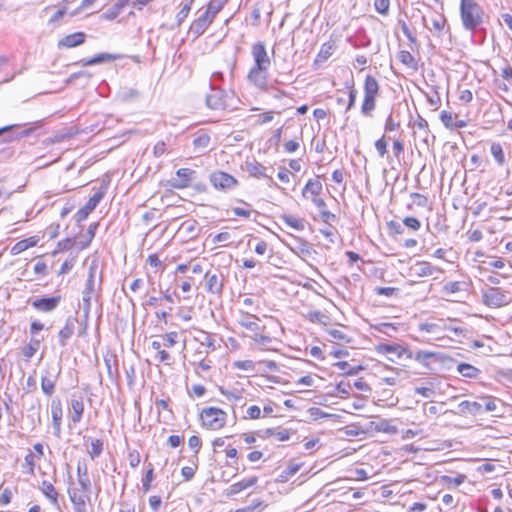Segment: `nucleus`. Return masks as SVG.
Listing matches in <instances>:
<instances>
[{
    "instance_id": "nucleus-59",
    "label": "nucleus",
    "mask_w": 512,
    "mask_h": 512,
    "mask_svg": "<svg viewBox=\"0 0 512 512\" xmlns=\"http://www.w3.org/2000/svg\"><path fill=\"white\" fill-rule=\"evenodd\" d=\"M274 119V111H267L257 116L256 124L264 125Z\"/></svg>"
},
{
    "instance_id": "nucleus-29",
    "label": "nucleus",
    "mask_w": 512,
    "mask_h": 512,
    "mask_svg": "<svg viewBox=\"0 0 512 512\" xmlns=\"http://www.w3.org/2000/svg\"><path fill=\"white\" fill-rule=\"evenodd\" d=\"M481 404L478 401H462L458 404L457 413L460 415L480 416Z\"/></svg>"
},
{
    "instance_id": "nucleus-24",
    "label": "nucleus",
    "mask_w": 512,
    "mask_h": 512,
    "mask_svg": "<svg viewBox=\"0 0 512 512\" xmlns=\"http://www.w3.org/2000/svg\"><path fill=\"white\" fill-rule=\"evenodd\" d=\"M77 319L75 317H68L65 321L64 327L58 333V341L62 347L67 345L68 340L73 336Z\"/></svg>"
},
{
    "instance_id": "nucleus-43",
    "label": "nucleus",
    "mask_w": 512,
    "mask_h": 512,
    "mask_svg": "<svg viewBox=\"0 0 512 512\" xmlns=\"http://www.w3.org/2000/svg\"><path fill=\"white\" fill-rule=\"evenodd\" d=\"M227 0H211L207 6L206 12H209V14L215 16L217 13H219L224 5L226 4Z\"/></svg>"
},
{
    "instance_id": "nucleus-49",
    "label": "nucleus",
    "mask_w": 512,
    "mask_h": 512,
    "mask_svg": "<svg viewBox=\"0 0 512 512\" xmlns=\"http://www.w3.org/2000/svg\"><path fill=\"white\" fill-rule=\"evenodd\" d=\"M376 11L382 15H387L390 7V0H374Z\"/></svg>"
},
{
    "instance_id": "nucleus-44",
    "label": "nucleus",
    "mask_w": 512,
    "mask_h": 512,
    "mask_svg": "<svg viewBox=\"0 0 512 512\" xmlns=\"http://www.w3.org/2000/svg\"><path fill=\"white\" fill-rule=\"evenodd\" d=\"M39 348V341L38 340H31L29 344H27L23 349H22V355L26 358V359H30L34 356V354L36 353V351L38 350Z\"/></svg>"
},
{
    "instance_id": "nucleus-18",
    "label": "nucleus",
    "mask_w": 512,
    "mask_h": 512,
    "mask_svg": "<svg viewBox=\"0 0 512 512\" xmlns=\"http://www.w3.org/2000/svg\"><path fill=\"white\" fill-rule=\"evenodd\" d=\"M211 92L206 96V104L209 108L214 110L225 108L224 91L218 89L214 84L210 83Z\"/></svg>"
},
{
    "instance_id": "nucleus-51",
    "label": "nucleus",
    "mask_w": 512,
    "mask_h": 512,
    "mask_svg": "<svg viewBox=\"0 0 512 512\" xmlns=\"http://www.w3.org/2000/svg\"><path fill=\"white\" fill-rule=\"evenodd\" d=\"M210 137L207 134H201L193 140L196 148L206 149L209 146Z\"/></svg>"
},
{
    "instance_id": "nucleus-36",
    "label": "nucleus",
    "mask_w": 512,
    "mask_h": 512,
    "mask_svg": "<svg viewBox=\"0 0 512 512\" xmlns=\"http://www.w3.org/2000/svg\"><path fill=\"white\" fill-rule=\"evenodd\" d=\"M116 58L117 57L113 54L102 53V54H99L91 59L82 60V64H83V66H92L95 64L102 63L104 61H112V60H115Z\"/></svg>"
},
{
    "instance_id": "nucleus-38",
    "label": "nucleus",
    "mask_w": 512,
    "mask_h": 512,
    "mask_svg": "<svg viewBox=\"0 0 512 512\" xmlns=\"http://www.w3.org/2000/svg\"><path fill=\"white\" fill-rule=\"evenodd\" d=\"M398 59L402 64L406 65L407 67H410L412 69L417 68V62L414 56L409 51H400L398 54Z\"/></svg>"
},
{
    "instance_id": "nucleus-27",
    "label": "nucleus",
    "mask_w": 512,
    "mask_h": 512,
    "mask_svg": "<svg viewBox=\"0 0 512 512\" xmlns=\"http://www.w3.org/2000/svg\"><path fill=\"white\" fill-rule=\"evenodd\" d=\"M86 35L83 32H76L66 35L58 42V47L73 48L85 42Z\"/></svg>"
},
{
    "instance_id": "nucleus-4",
    "label": "nucleus",
    "mask_w": 512,
    "mask_h": 512,
    "mask_svg": "<svg viewBox=\"0 0 512 512\" xmlns=\"http://www.w3.org/2000/svg\"><path fill=\"white\" fill-rule=\"evenodd\" d=\"M98 273V262L92 260L88 268V278L86 280L85 288L82 292V301L84 309L90 310L92 296L96 292V278Z\"/></svg>"
},
{
    "instance_id": "nucleus-5",
    "label": "nucleus",
    "mask_w": 512,
    "mask_h": 512,
    "mask_svg": "<svg viewBox=\"0 0 512 512\" xmlns=\"http://www.w3.org/2000/svg\"><path fill=\"white\" fill-rule=\"evenodd\" d=\"M67 493L75 512H88L87 505L90 502L91 493L84 491L73 484L68 487Z\"/></svg>"
},
{
    "instance_id": "nucleus-14",
    "label": "nucleus",
    "mask_w": 512,
    "mask_h": 512,
    "mask_svg": "<svg viewBox=\"0 0 512 512\" xmlns=\"http://www.w3.org/2000/svg\"><path fill=\"white\" fill-rule=\"evenodd\" d=\"M252 56L254 59V65L252 67L258 68H269L270 58L267 54L265 45L263 42H257L252 46Z\"/></svg>"
},
{
    "instance_id": "nucleus-10",
    "label": "nucleus",
    "mask_w": 512,
    "mask_h": 512,
    "mask_svg": "<svg viewBox=\"0 0 512 512\" xmlns=\"http://www.w3.org/2000/svg\"><path fill=\"white\" fill-rule=\"evenodd\" d=\"M104 195L105 189L101 187L89 198L86 204L77 211L76 221L81 222L85 220L88 217V215L97 207V205L103 199Z\"/></svg>"
},
{
    "instance_id": "nucleus-60",
    "label": "nucleus",
    "mask_w": 512,
    "mask_h": 512,
    "mask_svg": "<svg viewBox=\"0 0 512 512\" xmlns=\"http://www.w3.org/2000/svg\"><path fill=\"white\" fill-rule=\"evenodd\" d=\"M461 290L460 282L454 281V282H448L443 286V292L445 294H454Z\"/></svg>"
},
{
    "instance_id": "nucleus-56",
    "label": "nucleus",
    "mask_w": 512,
    "mask_h": 512,
    "mask_svg": "<svg viewBox=\"0 0 512 512\" xmlns=\"http://www.w3.org/2000/svg\"><path fill=\"white\" fill-rule=\"evenodd\" d=\"M251 338L254 340L255 343L264 347H268L272 342V338L270 336L262 335L259 334L258 332L254 333V335Z\"/></svg>"
},
{
    "instance_id": "nucleus-50",
    "label": "nucleus",
    "mask_w": 512,
    "mask_h": 512,
    "mask_svg": "<svg viewBox=\"0 0 512 512\" xmlns=\"http://www.w3.org/2000/svg\"><path fill=\"white\" fill-rule=\"evenodd\" d=\"M162 339L164 340V346L165 347H173L178 340V333L175 331L168 332L162 336Z\"/></svg>"
},
{
    "instance_id": "nucleus-52",
    "label": "nucleus",
    "mask_w": 512,
    "mask_h": 512,
    "mask_svg": "<svg viewBox=\"0 0 512 512\" xmlns=\"http://www.w3.org/2000/svg\"><path fill=\"white\" fill-rule=\"evenodd\" d=\"M153 471H154V469H153L152 465L149 464V468L146 471L145 477L142 481V488H143L144 492H148L150 490L151 482L153 480Z\"/></svg>"
},
{
    "instance_id": "nucleus-23",
    "label": "nucleus",
    "mask_w": 512,
    "mask_h": 512,
    "mask_svg": "<svg viewBox=\"0 0 512 512\" xmlns=\"http://www.w3.org/2000/svg\"><path fill=\"white\" fill-rule=\"evenodd\" d=\"M60 296L37 298L32 302V306L38 311L51 312L59 305Z\"/></svg>"
},
{
    "instance_id": "nucleus-35",
    "label": "nucleus",
    "mask_w": 512,
    "mask_h": 512,
    "mask_svg": "<svg viewBox=\"0 0 512 512\" xmlns=\"http://www.w3.org/2000/svg\"><path fill=\"white\" fill-rule=\"evenodd\" d=\"M334 366L341 370L344 375H357L361 370H363V367L361 365L351 366L346 361L336 362Z\"/></svg>"
},
{
    "instance_id": "nucleus-17",
    "label": "nucleus",
    "mask_w": 512,
    "mask_h": 512,
    "mask_svg": "<svg viewBox=\"0 0 512 512\" xmlns=\"http://www.w3.org/2000/svg\"><path fill=\"white\" fill-rule=\"evenodd\" d=\"M440 272L441 269L426 261H418L410 267V275L415 277H428Z\"/></svg>"
},
{
    "instance_id": "nucleus-39",
    "label": "nucleus",
    "mask_w": 512,
    "mask_h": 512,
    "mask_svg": "<svg viewBox=\"0 0 512 512\" xmlns=\"http://www.w3.org/2000/svg\"><path fill=\"white\" fill-rule=\"evenodd\" d=\"M334 52V44L330 42L324 43L320 51L317 55V61L324 62L326 61Z\"/></svg>"
},
{
    "instance_id": "nucleus-16",
    "label": "nucleus",
    "mask_w": 512,
    "mask_h": 512,
    "mask_svg": "<svg viewBox=\"0 0 512 512\" xmlns=\"http://www.w3.org/2000/svg\"><path fill=\"white\" fill-rule=\"evenodd\" d=\"M195 171L189 168H180L176 171V176L171 180V186L176 189H183L190 185L195 175Z\"/></svg>"
},
{
    "instance_id": "nucleus-57",
    "label": "nucleus",
    "mask_w": 512,
    "mask_h": 512,
    "mask_svg": "<svg viewBox=\"0 0 512 512\" xmlns=\"http://www.w3.org/2000/svg\"><path fill=\"white\" fill-rule=\"evenodd\" d=\"M440 119L446 128L451 130L453 129L454 117L450 112L445 110L442 111L440 114Z\"/></svg>"
},
{
    "instance_id": "nucleus-9",
    "label": "nucleus",
    "mask_w": 512,
    "mask_h": 512,
    "mask_svg": "<svg viewBox=\"0 0 512 512\" xmlns=\"http://www.w3.org/2000/svg\"><path fill=\"white\" fill-rule=\"evenodd\" d=\"M60 373V368L50 366L41 376V389L44 394L51 396L55 392V385Z\"/></svg>"
},
{
    "instance_id": "nucleus-11",
    "label": "nucleus",
    "mask_w": 512,
    "mask_h": 512,
    "mask_svg": "<svg viewBox=\"0 0 512 512\" xmlns=\"http://www.w3.org/2000/svg\"><path fill=\"white\" fill-rule=\"evenodd\" d=\"M268 69L252 67L247 75L249 83L256 88L267 91L268 90Z\"/></svg>"
},
{
    "instance_id": "nucleus-53",
    "label": "nucleus",
    "mask_w": 512,
    "mask_h": 512,
    "mask_svg": "<svg viewBox=\"0 0 512 512\" xmlns=\"http://www.w3.org/2000/svg\"><path fill=\"white\" fill-rule=\"evenodd\" d=\"M446 24V18L443 15H440L436 19H433L432 21V28L430 30L436 31L439 35L443 31ZM429 29V27H427Z\"/></svg>"
},
{
    "instance_id": "nucleus-12",
    "label": "nucleus",
    "mask_w": 512,
    "mask_h": 512,
    "mask_svg": "<svg viewBox=\"0 0 512 512\" xmlns=\"http://www.w3.org/2000/svg\"><path fill=\"white\" fill-rule=\"evenodd\" d=\"M211 184L219 190H229L237 185V180L223 171H216L210 175Z\"/></svg>"
},
{
    "instance_id": "nucleus-7",
    "label": "nucleus",
    "mask_w": 512,
    "mask_h": 512,
    "mask_svg": "<svg viewBox=\"0 0 512 512\" xmlns=\"http://www.w3.org/2000/svg\"><path fill=\"white\" fill-rule=\"evenodd\" d=\"M482 302L489 307H501L509 303V298L500 288L489 287L482 291Z\"/></svg>"
},
{
    "instance_id": "nucleus-32",
    "label": "nucleus",
    "mask_w": 512,
    "mask_h": 512,
    "mask_svg": "<svg viewBox=\"0 0 512 512\" xmlns=\"http://www.w3.org/2000/svg\"><path fill=\"white\" fill-rule=\"evenodd\" d=\"M446 327V320L439 319L436 322H427V323H420L418 326L419 331L431 333V334H437L443 331V328Z\"/></svg>"
},
{
    "instance_id": "nucleus-64",
    "label": "nucleus",
    "mask_w": 512,
    "mask_h": 512,
    "mask_svg": "<svg viewBox=\"0 0 512 512\" xmlns=\"http://www.w3.org/2000/svg\"><path fill=\"white\" fill-rule=\"evenodd\" d=\"M155 359L160 363L170 364L172 357L167 351L161 349L156 353Z\"/></svg>"
},
{
    "instance_id": "nucleus-46",
    "label": "nucleus",
    "mask_w": 512,
    "mask_h": 512,
    "mask_svg": "<svg viewBox=\"0 0 512 512\" xmlns=\"http://www.w3.org/2000/svg\"><path fill=\"white\" fill-rule=\"evenodd\" d=\"M103 451V442L100 439H95L91 442V450L88 452L92 459L100 456Z\"/></svg>"
},
{
    "instance_id": "nucleus-48",
    "label": "nucleus",
    "mask_w": 512,
    "mask_h": 512,
    "mask_svg": "<svg viewBox=\"0 0 512 512\" xmlns=\"http://www.w3.org/2000/svg\"><path fill=\"white\" fill-rule=\"evenodd\" d=\"M233 367L244 371H254L255 363L252 360H238L233 363Z\"/></svg>"
},
{
    "instance_id": "nucleus-3",
    "label": "nucleus",
    "mask_w": 512,
    "mask_h": 512,
    "mask_svg": "<svg viewBox=\"0 0 512 512\" xmlns=\"http://www.w3.org/2000/svg\"><path fill=\"white\" fill-rule=\"evenodd\" d=\"M200 418L203 426L211 430H219L224 427L227 414L217 407H207L202 409Z\"/></svg>"
},
{
    "instance_id": "nucleus-6",
    "label": "nucleus",
    "mask_w": 512,
    "mask_h": 512,
    "mask_svg": "<svg viewBox=\"0 0 512 512\" xmlns=\"http://www.w3.org/2000/svg\"><path fill=\"white\" fill-rule=\"evenodd\" d=\"M376 351L380 354H391L388 359L392 362H396L402 358L411 360L413 353L405 346L399 344H380L376 347Z\"/></svg>"
},
{
    "instance_id": "nucleus-58",
    "label": "nucleus",
    "mask_w": 512,
    "mask_h": 512,
    "mask_svg": "<svg viewBox=\"0 0 512 512\" xmlns=\"http://www.w3.org/2000/svg\"><path fill=\"white\" fill-rule=\"evenodd\" d=\"M307 318L313 322V323H324V320L327 319V317L321 312V311H310L307 314Z\"/></svg>"
},
{
    "instance_id": "nucleus-42",
    "label": "nucleus",
    "mask_w": 512,
    "mask_h": 512,
    "mask_svg": "<svg viewBox=\"0 0 512 512\" xmlns=\"http://www.w3.org/2000/svg\"><path fill=\"white\" fill-rule=\"evenodd\" d=\"M345 87L349 89V100L348 104L346 106V112L351 110L355 104L356 97H357V90L354 88V81L353 79L345 82Z\"/></svg>"
},
{
    "instance_id": "nucleus-63",
    "label": "nucleus",
    "mask_w": 512,
    "mask_h": 512,
    "mask_svg": "<svg viewBox=\"0 0 512 512\" xmlns=\"http://www.w3.org/2000/svg\"><path fill=\"white\" fill-rule=\"evenodd\" d=\"M35 455L32 452H29L24 460H25V466L27 467V470L30 474H34L35 470Z\"/></svg>"
},
{
    "instance_id": "nucleus-34",
    "label": "nucleus",
    "mask_w": 512,
    "mask_h": 512,
    "mask_svg": "<svg viewBox=\"0 0 512 512\" xmlns=\"http://www.w3.org/2000/svg\"><path fill=\"white\" fill-rule=\"evenodd\" d=\"M457 371L463 376L467 378H477L480 374V370L475 366L468 363H460L457 366Z\"/></svg>"
},
{
    "instance_id": "nucleus-26",
    "label": "nucleus",
    "mask_w": 512,
    "mask_h": 512,
    "mask_svg": "<svg viewBox=\"0 0 512 512\" xmlns=\"http://www.w3.org/2000/svg\"><path fill=\"white\" fill-rule=\"evenodd\" d=\"M259 317L254 314H251L248 311L241 312V318L238 320V323L241 327L246 328L252 332H258L261 328L258 324Z\"/></svg>"
},
{
    "instance_id": "nucleus-54",
    "label": "nucleus",
    "mask_w": 512,
    "mask_h": 512,
    "mask_svg": "<svg viewBox=\"0 0 512 512\" xmlns=\"http://www.w3.org/2000/svg\"><path fill=\"white\" fill-rule=\"evenodd\" d=\"M403 224L412 231H418L421 227L420 221L415 217H405L403 219Z\"/></svg>"
},
{
    "instance_id": "nucleus-55",
    "label": "nucleus",
    "mask_w": 512,
    "mask_h": 512,
    "mask_svg": "<svg viewBox=\"0 0 512 512\" xmlns=\"http://www.w3.org/2000/svg\"><path fill=\"white\" fill-rule=\"evenodd\" d=\"M222 395H224L229 401L242 402L243 397L240 391H226L224 389H220Z\"/></svg>"
},
{
    "instance_id": "nucleus-47",
    "label": "nucleus",
    "mask_w": 512,
    "mask_h": 512,
    "mask_svg": "<svg viewBox=\"0 0 512 512\" xmlns=\"http://www.w3.org/2000/svg\"><path fill=\"white\" fill-rule=\"evenodd\" d=\"M266 433L271 436H275L277 440L279 441H287L290 439V432L287 429H281L279 431H276L274 429H267Z\"/></svg>"
},
{
    "instance_id": "nucleus-25",
    "label": "nucleus",
    "mask_w": 512,
    "mask_h": 512,
    "mask_svg": "<svg viewBox=\"0 0 512 512\" xmlns=\"http://www.w3.org/2000/svg\"><path fill=\"white\" fill-rule=\"evenodd\" d=\"M71 420L74 424L79 423L82 419L84 412L83 397L80 395H73L70 400Z\"/></svg>"
},
{
    "instance_id": "nucleus-15",
    "label": "nucleus",
    "mask_w": 512,
    "mask_h": 512,
    "mask_svg": "<svg viewBox=\"0 0 512 512\" xmlns=\"http://www.w3.org/2000/svg\"><path fill=\"white\" fill-rule=\"evenodd\" d=\"M481 404L480 415L483 413H491L493 416H501L502 402L492 396H484L478 399Z\"/></svg>"
},
{
    "instance_id": "nucleus-40",
    "label": "nucleus",
    "mask_w": 512,
    "mask_h": 512,
    "mask_svg": "<svg viewBox=\"0 0 512 512\" xmlns=\"http://www.w3.org/2000/svg\"><path fill=\"white\" fill-rule=\"evenodd\" d=\"M435 356H436V353H434V352H430V351H426V350H419L416 352L415 355H413L412 359H415L417 362H419L423 366L428 367L429 366L428 360Z\"/></svg>"
},
{
    "instance_id": "nucleus-13",
    "label": "nucleus",
    "mask_w": 512,
    "mask_h": 512,
    "mask_svg": "<svg viewBox=\"0 0 512 512\" xmlns=\"http://www.w3.org/2000/svg\"><path fill=\"white\" fill-rule=\"evenodd\" d=\"M18 127V124H12L0 128V137H2V142L9 143L14 140L27 137L32 133L33 130L32 128H25L19 132L13 131L15 128Z\"/></svg>"
},
{
    "instance_id": "nucleus-31",
    "label": "nucleus",
    "mask_w": 512,
    "mask_h": 512,
    "mask_svg": "<svg viewBox=\"0 0 512 512\" xmlns=\"http://www.w3.org/2000/svg\"><path fill=\"white\" fill-rule=\"evenodd\" d=\"M245 170L249 173V175L256 178L268 177L266 174L267 168L258 161H256L255 159L248 160L245 162Z\"/></svg>"
},
{
    "instance_id": "nucleus-2",
    "label": "nucleus",
    "mask_w": 512,
    "mask_h": 512,
    "mask_svg": "<svg viewBox=\"0 0 512 512\" xmlns=\"http://www.w3.org/2000/svg\"><path fill=\"white\" fill-rule=\"evenodd\" d=\"M379 95L378 81L371 75H367L364 82V99L361 105V113L365 117H371L376 108V99Z\"/></svg>"
},
{
    "instance_id": "nucleus-45",
    "label": "nucleus",
    "mask_w": 512,
    "mask_h": 512,
    "mask_svg": "<svg viewBox=\"0 0 512 512\" xmlns=\"http://www.w3.org/2000/svg\"><path fill=\"white\" fill-rule=\"evenodd\" d=\"M194 0H188L182 7V9L177 13L176 15V20H177V24L178 25H181L183 23V21L187 18L190 10H191V6L193 4Z\"/></svg>"
},
{
    "instance_id": "nucleus-21",
    "label": "nucleus",
    "mask_w": 512,
    "mask_h": 512,
    "mask_svg": "<svg viewBox=\"0 0 512 512\" xmlns=\"http://www.w3.org/2000/svg\"><path fill=\"white\" fill-rule=\"evenodd\" d=\"M78 134V130L73 127L63 128L55 132L51 137H48L43 140L44 145H51L56 143H61L66 140L73 138Z\"/></svg>"
},
{
    "instance_id": "nucleus-30",
    "label": "nucleus",
    "mask_w": 512,
    "mask_h": 512,
    "mask_svg": "<svg viewBox=\"0 0 512 512\" xmlns=\"http://www.w3.org/2000/svg\"><path fill=\"white\" fill-rule=\"evenodd\" d=\"M258 481V478L256 476H253V477H250L248 479H243L237 483H234L232 484L227 490H226V495L227 496H232V495H235V494H238L240 493L241 491L249 488V487H252L253 485H255Z\"/></svg>"
},
{
    "instance_id": "nucleus-28",
    "label": "nucleus",
    "mask_w": 512,
    "mask_h": 512,
    "mask_svg": "<svg viewBox=\"0 0 512 512\" xmlns=\"http://www.w3.org/2000/svg\"><path fill=\"white\" fill-rule=\"evenodd\" d=\"M41 492L45 495V497L51 502V504L58 510H60V505L58 501V492L55 489L54 485L51 482L43 480L40 486Z\"/></svg>"
},
{
    "instance_id": "nucleus-19",
    "label": "nucleus",
    "mask_w": 512,
    "mask_h": 512,
    "mask_svg": "<svg viewBox=\"0 0 512 512\" xmlns=\"http://www.w3.org/2000/svg\"><path fill=\"white\" fill-rule=\"evenodd\" d=\"M63 416V410L60 399H53L51 402V417L52 425L54 429V435L60 437L61 435V421Z\"/></svg>"
},
{
    "instance_id": "nucleus-8",
    "label": "nucleus",
    "mask_w": 512,
    "mask_h": 512,
    "mask_svg": "<svg viewBox=\"0 0 512 512\" xmlns=\"http://www.w3.org/2000/svg\"><path fill=\"white\" fill-rule=\"evenodd\" d=\"M322 189L323 186L319 180L310 179L302 190V196L304 198H311L317 208H324L326 206L325 201L318 197Z\"/></svg>"
},
{
    "instance_id": "nucleus-41",
    "label": "nucleus",
    "mask_w": 512,
    "mask_h": 512,
    "mask_svg": "<svg viewBox=\"0 0 512 512\" xmlns=\"http://www.w3.org/2000/svg\"><path fill=\"white\" fill-rule=\"evenodd\" d=\"M77 481H78V488L84 490V491H87L89 493H91V481H90V477H89V474H88V469H87V466L84 465V473L82 474L81 477H77Z\"/></svg>"
},
{
    "instance_id": "nucleus-33",
    "label": "nucleus",
    "mask_w": 512,
    "mask_h": 512,
    "mask_svg": "<svg viewBox=\"0 0 512 512\" xmlns=\"http://www.w3.org/2000/svg\"><path fill=\"white\" fill-rule=\"evenodd\" d=\"M281 221L296 231H303L305 229V220L297 218L289 214H283L280 216Z\"/></svg>"
},
{
    "instance_id": "nucleus-20",
    "label": "nucleus",
    "mask_w": 512,
    "mask_h": 512,
    "mask_svg": "<svg viewBox=\"0 0 512 512\" xmlns=\"http://www.w3.org/2000/svg\"><path fill=\"white\" fill-rule=\"evenodd\" d=\"M213 15L209 14V12H204L201 16L193 21L190 27L191 33H193L196 37L202 35L209 25L213 22Z\"/></svg>"
},
{
    "instance_id": "nucleus-22",
    "label": "nucleus",
    "mask_w": 512,
    "mask_h": 512,
    "mask_svg": "<svg viewBox=\"0 0 512 512\" xmlns=\"http://www.w3.org/2000/svg\"><path fill=\"white\" fill-rule=\"evenodd\" d=\"M205 286L207 292L211 294L220 295L223 290V277L222 275L210 272L205 274Z\"/></svg>"
},
{
    "instance_id": "nucleus-62",
    "label": "nucleus",
    "mask_w": 512,
    "mask_h": 512,
    "mask_svg": "<svg viewBox=\"0 0 512 512\" xmlns=\"http://www.w3.org/2000/svg\"><path fill=\"white\" fill-rule=\"evenodd\" d=\"M298 250L302 255L310 256L312 253H315V250L307 241H301L298 245Z\"/></svg>"
},
{
    "instance_id": "nucleus-61",
    "label": "nucleus",
    "mask_w": 512,
    "mask_h": 512,
    "mask_svg": "<svg viewBox=\"0 0 512 512\" xmlns=\"http://www.w3.org/2000/svg\"><path fill=\"white\" fill-rule=\"evenodd\" d=\"M167 152V145L164 141H158L153 147V155L156 158L161 157Z\"/></svg>"
},
{
    "instance_id": "nucleus-1",
    "label": "nucleus",
    "mask_w": 512,
    "mask_h": 512,
    "mask_svg": "<svg viewBox=\"0 0 512 512\" xmlns=\"http://www.w3.org/2000/svg\"><path fill=\"white\" fill-rule=\"evenodd\" d=\"M483 15V9L475 0H460V16L465 30L474 32L483 23Z\"/></svg>"
},
{
    "instance_id": "nucleus-37",
    "label": "nucleus",
    "mask_w": 512,
    "mask_h": 512,
    "mask_svg": "<svg viewBox=\"0 0 512 512\" xmlns=\"http://www.w3.org/2000/svg\"><path fill=\"white\" fill-rule=\"evenodd\" d=\"M490 152L498 165L503 166L505 163V155L500 143L494 142L491 144Z\"/></svg>"
}]
</instances>
